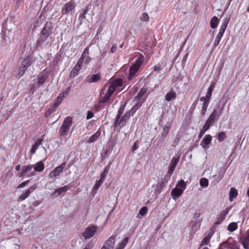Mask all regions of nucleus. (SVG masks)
I'll list each match as a JSON object with an SVG mask.
<instances>
[{"label":"nucleus","mask_w":249,"mask_h":249,"mask_svg":"<svg viewBox=\"0 0 249 249\" xmlns=\"http://www.w3.org/2000/svg\"><path fill=\"white\" fill-rule=\"evenodd\" d=\"M109 85L108 88L102 89L100 94L99 101L101 103H107L114 91L122 86L123 82L121 79H117L109 83Z\"/></svg>","instance_id":"f257e3e1"},{"label":"nucleus","mask_w":249,"mask_h":249,"mask_svg":"<svg viewBox=\"0 0 249 249\" xmlns=\"http://www.w3.org/2000/svg\"><path fill=\"white\" fill-rule=\"evenodd\" d=\"M124 107L125 105L124 104L122 105L120 107L116 117V120L115 122L116 126L118 125L120 127L124 126L130 117L134 114L132 113L130 110L122 117Z\"/></svg>","instance_id":"f03ea898"},{"label":"nucleus","mask_w":249,"mask_h":249,"mask_svg":"<svg viewBox=\"0 0 249 249\" xmlns=\"http://www.w3.org/2000/svg\"><path fill=\"white\" fill-rule=\"evenodd\" d=\"M144 56L140 55L136 60V62L133 64L129 69V73L128 76V80H132L136 75V73L138 71L140 67L143 63Z\"/></svg>","instance_id":"7ed1b4c3"},{"label":"nucleus","mask_w":249,"mask_h":249,"mask_svg":"<svg viewBox=\"0 0 249 249\" xmlns=\"http://www.w3.org/2000/svg\"><path fill=\"white\" fill-rule=\"evenodd\" d=\"M71 124V118L70 117H66L59 129V133L60 135L61 136H66L69 132Z\"/></svg>","instance_id":"20e7f679"},{"label":"nucleus","mask_w":249,"mask_h":249,"mask_svg":"<svg viewBox=\"0 0 249 249\" xmlns=\"http://www.w3.org/2000/svg\"><path fill=\"white\" fill-rule=\"evenodd\" d=\"M226 103V101H224L222 107H218L217 109H214L212 113L211 114L207 120L210 121L212 123L214 124L215 120L216 119H218L220 117L223 113V108L225 105Z\"/></svg>","instance_id":"39448f33"},{"label":"nucleus","mask_w":249,"mask_h":249,"mask_svg":"<svg viewBox=\"0 0 249 249\" xmlns=\"http://www.w3.org/2000/svg\"><path fill=\"white\" fill-rule=\"evenodd\" d=\"M76 6V3L74 0H71L69 2L66 3L62 9L63 14H71Z\"/></svg>","instance_id":"423d86ee"},{"label":"nucleus","mask_w":249,"mask_h":249,"mask_svg":"<svg viewBox=\"0 0 249 249\" xmlns=\"http://www.w3.org/2000/svg\"><path fill=\"white\" fill-rule=\"evenodd\" d=\"M89 49L86 47L83 52L80 59L78 60L84 65H87L89 64L92 59L89 56Z\"/></svg>","instance_id":"0eeeda50"},{"label":"nucleus","mask_w":249,"mask_h":249,"mask_svg":"<svg viewBox=\"0 0 249 249\" xmlns=\"http://www.w3.org/2000/svg\"><path fill=\"white\" fill-rule=\"evenodd\" d=\"M33 166L34 170L31 172L28 175V177H32L34 176L36 172H41L43 171L44 169V164L42 161H39L37 162L35 164H32Z\"/></svg>","instance_id":"6e6552de"},{"label":"nucleus","mask_w":249,"mask_h":249,"mask_svg":"<svg viewBox=\"0 0 249 249\" xmlns=\"http://www.w3.org/2000/svg\"><path fill=\"white\" fill-rule=\"evenodd\" d=\"M66 166V163H63L60 165L55 167L54 170L51 171L49 174V177L50 178H53L54 177H56L60 175L63 172L64 169Z\"/></svg>","instance_id":"1a4fd4ad"},{"label":"nucleus","mask_w":249,"mask_h":249,"mask_svg":"<svg viewBox=\"0 0 249 249\" xmlns=\"http://www.w3.org/2000/svg\"><path fill=\"white\" fill-rule=\"evenodd\" d=\"M213 233L214 230L212 228L206 232L204 234L203 238L201 241L200 246H203L208 245Z\"/></svg>","instance_id":"9d476101"},{"label":"nucleus","mask_w":249,"mask_h":249,"mask_svg":"<svg viewBox=\"0 0 249 249\" xmlns=\"http://www.w3.org/2000/svg\"><path fill=\"white\" fill-rule=\"evenodd\" d=\"M224 172L221 169L216 168L215 172L212 173V177L213 179L214 184L219 182L223 178Z\"/></svg>","instance_id":"9b49d317"},{"label":"nucleus","mask_w":249,"mask_h":249,"mask_svg":"<svg viewBox=\"0 0 249 249\" xmlns=\"http://www.w3.org/2000/svg\"><path fill=\"white\" fill-rule=\"evenodd\" d=\"M230 18L226 17L222 20V23L220 26V28L216 37L220 38V39L222 37L223 34L227 27L228 24L230 21Z\"/></svg>","instance_id":"f8f14e48"},{"label":"nucleus","mask_w":249,"mask_h":249,"mask_svg":"<svg viewBox=\"0 0 249 249\" xmlns=\"http://www.w3.org/2000/svg\"><path fill=\"white\" fill-rule=\"evenodd\" d=\"M230 18L226 17L222 20V23L220 26V28L216 37L220 38V39L222 37L223 34L227 27L228 24L230 21Z\"/></svg>","instance_id":"ddd939ff"},{"label":"nucleus","mask_w":249,"mask_h":249,"mask_svg":"<svg viewBox=\"0 0 249 249\" xmlns=\"http://www.w3.org/2000/svg\"><path fill=\"white\" fill-rule=\"evenodd\" d=\"M147 89L145 88H142L139 91L137 95L135 97L134 101H141L144 102L147 97Z\"/></svg>","instance_id":"4468645a"},{"label":"nucleus","mask_w":249,"mask_h":249,"mask_svg":"<svg viewBox=\"0 0 249 249\" xmlns=\"http://www.w3.org/2000/svg\"><path fill=\"white\" fill-rule=\"evenodd\" d=\"M97 230V228L94 226L88 227L83 233V237L87 239L92 237Z\"/></svg>","instance_id":"2eb2a0df"},{"label":"nucleus","mask_w":249,"mask_h":249,"mask_svg":"<svg viewBox=\"0 0 249 249\" xmlns=\"http://www.w3.org/2000/svg\"><path fill=\"white\" fill-rule=\"evenodd\" d=\"M115 240V236H111L104 243L101 249H113Z\"/></svg>","instance_id":"dca6fc26"},{"label":"nucleus","mask_w":249,"mask_h":249,"mask_svg":"<svg viewBox=\"0 0 249 249\" xmlns=\"http://www.w3.org/2000/svg\"><path fill=\"white\" fill-rule=\"evenodd\" d=\"M33 169L32 164L24 165L21 167V171L18 173L19 177H24L26 174L29 172H32V170Z\"/></svg>","instance_id":"f3484780"},{"label":"nucleus","mask_w":249,"mask_h":249,"mask_svg":"<svg viewBox=\"0 0 249 249\" xmlns=\"http://www.w3.org/2000/svg\"><path fill=\"white\" fill-rule=\"evenodd\" d=\"M212 140V137L210 135H206L201 141L200 145L203 148L207 149L208 146L211 143Z\"/></svg>","instance_id":"a211bd4d"},{"label":"nucleus","mask_w":249,"mask_h":249,"mask_svg":"<svg viewBox=\"0 0 249 249\" xmlns=\"http://www.w3.org/2000/svg\"><path fill=\"white\" fill-rule=\"evenodd\" d=\"M82 64L81 61L79 60L77 61L76 64L74 66V68L72 69L71 72V76L74 77L78 74L79 71L81 70Z\"/></svg>","instance_id":"6ab92c4d"},{"label":"nucleus","mask_w":249,"mask_h":249,"mask_svg":"<svg viewBox=\"0 0 249 249\" xmlns=\"http://www.w3.org/2000/svg\"><path fill=\"white\" fill-rule=\"evenodd\" d=\"M35 186H32L30 188L26 190L25 192H23V193L19 196L18 197V199L20 201H23L25 200L27 197H28L31 193L33 192L36 189Z\"/></svg>","instance_id":"aec40b11"},{"label":"nucleus","mask_w":249,"mask_h":249,"mask_svg":"<svg viewBox=\"0 0 249 249\" xmlns=\"http://www.w3.org/2000/svg\"><path fill=\"white\" fill-rule=\"evenodd\" d=\"M200 101L203 102L201 110V114L202 116H204L205 114L208 105L210 103V100L205 99L204 98V97H201L200 99Z\"/></svg>","instance_id":"412c9836"},{"label":"nucleus","mask_w":249,"mask_h":249,"mask_svg":"<svg viewBox=\"0 0 249 249\" xmlns=\"http://www.w3.org/2000/svg\"><path fill=\"white\" fill-rule=\"evenodd\" d=\"M101 76L99 73L93 74L86 78V81L88 83H95L101 79Z\"/></svg>","instance_id":"4be33fe9"},{"label":"nucleus","mask_w":249,"mask_h":249,"mask_svg":"<svg viewBox=\"0 0 249 249\" xmlns=\"http://www.w3.org/2000/svg\"><path fill=\"white\" fill-rule=\"evenodd\" d=\"M129 239V238L128 236L124 237L116 245L115 249H124L127 244Z\"/></svg>","instance_id":"5701e85b"},{"label":"nucleus","mask_w":249,"mask_h":249,"mask_svg":"<svg viewBox=\"0 0 249 249\" xmlns=\"http://www.w3.org/2000/svg\"><path fill=\"white\" fill-rule=\"evenodd\" d=\"M183 193V192H182V190H178V189L175 187L171 191V196L173 199L176 200Z\"/></svg>","instance_id":"b1692460"},{"label":"nucleus","mask_w":249,"mask_h":249,"mask_svg":"<svg viewBox=\"0 0 249 249\" xmlns=\"http://www.w3.org/2000/svg\"><path fill=\"white\" fill-rule=\"evenodd\" d=\"M69 189V188L67 186H64L56 190L53 193V195L55 196H57L61 195H63V194L66 193Z\"/></svg>","instance_id":"393cba45"},{"label":"nucleus","mask_w":249,"mask_h":249,"mask_svg":"<svg viewBox=\"0 0 249 249\" xmlns=\"http://www.w3.org/2000/svg\"><path fill=\"white\" fill-rule=\"evenodd\" d=\"M48 76L46 73H42L39 75L38 77L37 85L40 87L42 85L47 79Z\"/></svg>","instance_id":"a878e982"},{"label":"nucleus","mask_w":249,"mask_h":249,"mask_svg":"<svg viewBox=\"0 0 249 249\" xmlns=\"http://www.w3.org/2000/svg\"><path fill=\"white\" fill-rule=\"evenodd\" d=\"M101 131L98 130L94 134L91 136L88 140V143H92L95 142L100 136Z\"/></svg>","instance_id":"bb28decb"},{"label":"nucleus","mask_w":249,"mask_h":249,"mask_svg":"<svg viewBox=\"0 0 249 249\" xmlns=\"http://www.w3.org/2000/svg\"><path fill=\"white\" fill-rule=\"evenodd\" d=\"M52 33V29L46 23L41 31V35L48 37Z\"/></svg>","instance_id":"cd10ccee"},{"label":"nucleus","mask_w":249,"mask_h":249,"mask_svg":"<svg viewBox=\"0 0 249 249\" xmlns=\"http://www.w3.org/2000/svg\"><path fill=\"white\" fill-rule=\"evenodd\" d=\"M215 84L214 83H213L210 85V86H209V87L207 90V92L206 96L204 97V98L208 99V100L211 99L213 91V90L214 88L215 87Z\"/></svg>","instance_id":"c85d7f7f"},{"label":"nucleus","mask_w":249,"mask_h":249,"mask_svg":"<svg viewBox=\"0 0 249 249\" xmlns=\"http://www.w3.org/2000/svg\"><path fill=\"white\" fill-rule=\"evenodd\" d=\"M179 160V157H173L170 161L169 164V167L175 170L177 164L178 163Z\"/></svg>","instance_id":"c756f323"},{"label":"nucleus","mask_w":249,"mask_h":249,"mask_svg":"<svg viewBox=\"0 0 249 249\" xmlns=\"http://www.w3.org/2000/svg\"><path fill=\"white\" fill-rule=\"evenodd\" d=\"M176 97V92L173 91V90H170L169 92H168L166 96H165V100L169 102L171 101L172 99H175Z\"/></svg>","instance_id":"7c9ffc66"},{"label":"nucleus","mask_w":249,"mask_h":249,"mask_svg":"<svg viewBox=\"0 0 249 249\" xmlns=\"http://www.w3.org/2000/svg\"><path fill=\"white\" fill-rule=\"evenodd\" d=\"M152 187L154 189V193L156 194H159L162 190V183H158L156 184L153 185Z\"/></svg>","instance_id":"2f4dec72"},{"label":"nucleus","mask_w":249,"mask_h":249,"mask_svg":"<svg viewBox=\"0 0 249 249\" xmlns=\"http://www.w3.org/2000/svg\"><path fill=\"white\" fill-rule=\"evenodd\" d=\"M110 163H109L105 168V169L103 172H102L100 175V180L104 181L105 177L107 175L108 173L109 169L110 166Z\"/></svg>","instance_id":"473e14b6"},{"label":"nucleus","mask_w":249,"mask_h":249,"mask_svg":"<svg viewBox=\"0 0 249 249\" xmlns=\"http://www.w3.org/2000/svg\"><path fill=\"white\" fill-rule=\"evenodd\" d=\"M219 19L217 17H213L210 21L211 27L213 29L216 28L219 23Z\"/></svg>","instance_id":"72a5a7b5"},{"label":"nucleus","mask_w":249,"mask_h":249,"mask_svg":"<svg viewBox=\"0 0 249 249\" xmlns=\"http://www.w3.org/2000/svg\"><path fill=\"white\" fill-rule=\"evenodd\" d=\"M65 97V93H60L56 100L54 101L53 105H55L56 107L59 106V105L61 103L63 99Z\"/></svg>","instance_id":"f704fd0d"},{"label":"nucleus","mask_w":249,"mask_h":249,"mask_svg":"<svg viewBox=\"0 0 249 249\" xmlns=\"http://www.w3.org/2000/svg\"><path fill=\"white\" fill-rule=\"evenodd\" d=\"M186 187V184L182 179L178 181L176 186V188L178 189V190H182V192L185 190Z\"/></svg>","instance_id":"c9c22d12"},{"label":"nucleus","mask_w":249,"mask_h":249,"mask_svg":"<svg viewBox=\"0 0 249 249\" xmlns=\"http://www.w3.org/2000/svg\"><path fill=\"white\" fill-rule=\"evenodd\" d=\"M31 59L30 57H27L22 61L21 63V67H24V68L26 70V69L31 65Z\"/></svg>","instance_id":"e433bc0d"},{"label":"nucleus","mask_w":249,"mask_h":249,"mask_svg":"<svg viewBox=\"0 0 249 249\" xmlns=\"http://www.w3.org/2000/svg\"><path fill=\"white\" fill-rule=\"evenodd\" d=\"M171 126V122H167L164 126L163 128V132L162 133V136L165 137L168 133L169 130Z\"/></svg>","instance_id":"4c0bfd02"},{"label":"nucleus","mask_w":249,"mask_h":249,"mask_svg":"<svg viewBox=\"0 0 249 249\" xmlns=\"http://www.w3.org/2000/svg\"><path fill=\"white\" fill-rule=\"evenodd\" d=\"M237 190L234 188H231L230 192V200L232 201L233 198L237 196Z\"/></svg>","instance_id":"58836bf2"},{"label":"nucleus","mask_w":249,"mask_h":249,"mask_svg":"<svg viewBox=\"0 0 249 249\" xmlns=\"http://www.w3.org/2000/svg\"><path fill=\"white\" fill-rule=\"evenodd\" d=\"M137 103L131 109V111L132 113H134L142 105L143 102L141 101H135Z\"/></svg>","instance_id":"ea45409f"},{"label":"nucleus","mask_w":249,"mask_h":249,"mask_svg":"<svg viewBox=\"0 0 249 249\" xmlns=\"http://www.w3.org/2000/svg\"><path fill=\"white\" fill-rule=\"evenodd\" d=\"M56 108H57V107H56V106L54 105L53 104V105H52L49 108L48 110L45 113V114H44L45 116L47 117L49 116H50L51 114H52L53 112H54L56 110Z\"/></svg>","instance_id":"a19ab883"},{"label":"nucleus","mask_w":249,"mask_h":249,"mask_svg":"<svg viewBox=\"0 0 249 249\" xmlns=\"http://www.w3.org/2000/svg\"><path fill=\"white\" fill-rule=\"evenodd\" d=\"M238 226L236 223L232 222L228 226V230L230 231H233L237 229Z\"/></svg>","instance_id":"79ce46f5"},{"label":"nucleus","mask_w":249,"mask_h":249,"mask_svg":"<svg viewBox=\"0 0 249 249\" xmlns=\"http://www.w3.org/2000/svg\"><path fill=\"white\" fill-rule=\"evenodd\" d=\"M25 71H26V69H25V68H24V67H22L21 66L19 68L17 72L16 73V77L17 78H19L20 77H21L24 74Z\"/></svg>","instance_id":"37998d69"},{"label":"nucleus","mask_w":249,"mask_h":249,"mask_svg":"<svg viewBox=\"0 0 249 249\" xmlns=\"http://www.w3.org/2000/svg\"><path fill=\"white\" fill-rule=\"evenodd\" d=\"M200 185L202 188H206L208 187L209 185L208 180L206 178H202L200 179L199 181Z\"/></svg>","instance_id":"c03bdc74"},{"label":"nucleus","mask_w":249,"mask_h":249,"mask_svg":"<svg viewBox=\"0 0 249 249\" xmlns=\"http://www.w3.org/2000/svg\"><path fill=\"white\" fill-rule=\"evenodd\" d=\"M42 140H39V142H36L35 144L32 146V148L31 149V153L34 154L36 152V150L37 149L40 143L41 142Z\"/></svg>","instance_id":"a18cd8bd"},{"label":"nucleus","mask_w":249,"mask_h":249,"mask_svg":"<svg viewBox=\"0 0 249 249\" xmlns=\"http://www.w3.org/2000/svg\"><path fill=\"white\" fill-rule=\"evenodd\" d=\"M103 182L104 181L99 179L98 181H97L95 183V184L92 189V191L94 194L96 193L98 189H99V188L100 187V186L103 183Z\"/></svg>","instance_id":"49530a36"},{"label":"nucleus","mask_w":249,"mask_h":249,"mask_svg":"<svg viewBox=\"0 0 249 249\" xmlns=\"http://www.w3.org/2000/svg\"><path fill=\"white\" fill-rule=\"evenodd\" d=\"M242 244L245 249H249V234L244 239Z\"/></svg>","instance_id":"de8ad7c7"},{"label":"nucleus","mask_w":249,"mask_h":249,"mask_svg":"<svg viewBox=\"0 0 249 249\" xmlns=\"http://www.w3.org/2000/svg\"><path fill=\"white\" fill-rule=\"evenodd\" d=\"M213 124V123L211 122L210 121L207 120L205 123L204 124V125L202 127V129H204V130L207 131L210 127Z\"/></svg>","instance_id":"09e8293b"},{"label":"nucleus","mask_w":249,"mask_h":249,"mask_svg":"<svg viewBox=\"0 0 249 249\" xmlns=\"http://www.w3.org/2000/svg\"><path fill=\"white\" fill-rule=\"evenodd\" d=\"M48 37L47 36H44L41 35V36L37 40V45H41L45 42L48 38Z\"/></svg>","instance_id":"8fccbe9b"},{"label":"nucleus","mask_w":249,"mask_h":249,"mask_svg":"<svg viewBox=\"0 0 249 249\" xmlns=\"http://www.w3.org/2000/svg\"><path fill=\"white\" fill-rule=\"evenodd\" d=\"M217 138L219 142L223 141L226 138V133L224 132H220L217 136Z\"/></svg>","instance_id":"3c124183"},{"label":"nucleus","mask_w":249,"mask_h":249,"mask_svg":"<svg viewBox=\"0 0 249 249\" xmlns=\"http://www.w3.org/2000/svg\"><path fill=\"white\" fill-rule=\"evenodd\" d=\"M89 11V9L88 8H86L85 9V10L83 12V13H81L79 15V19L80 21H82L83 19H84L86 18V15L87 14L88 11Z\"/></svg>","instance_id":"603ef678"},{"label":"nucleus","mask_w":249,"mask_h":249,"mask_svg":"<svg viewBox=\"0 0 249 249\" xmlns=\"http://www.w3.org/2000/svg\"><path fill=\"white\" fill-rule=\"evenodd\" d=\"M140 19L142 21H147L149 20V17L146 13H143L142 15L140 17Z\"/></svg>","instance_id":"864d4df0"},{"label":"nucleus","mask_w":249,"mask_h":249,"mask_svg":"<svg viewBox=\"0 0 249 249\" xmlns=\"http://www.w3.org/2000/svg\"><path fill=\"white\" fill-rule=\"evenodd\" d=\"M147 211V208L146 207H142L139 211V214L141 215H145Z\"/></svg>","instance_id":"5fc2aeb1"},{"label":"nucleus","mask_w":249,"mask_h":249,"mask_svg":"<svg viewBox=\"0 0 249 249\" xmlns=\"http://www.w3.org/2000/svg\"><path fill=\"white\" fill-rule=\"evenodd\" d=\"M29 182V179L23 182L22 183L18 185V188H22L24 187Z\"/></svg>","instance_id":"6e6d98bb"},{"label":"nucleus","mask_w":249,"mask_h":249,"mask_svg":"<svg viewBox=\"0 0 249 249\" xmlns=\"http://www.w3.org/2000/svg\"><path fill=\"white\" fill-rule=\"evenodd\" d=\"M94 116V114L92 111H89L87 115V119L89 120L92 118Z\"/></svg>","instance_id":"4d7b16f0"},{"label":"nucleus","mask_w":249,"mask_h":249,"mask_svg":"<svg viewBox=\"0 0 249 249\" xmlns=\"http://www.w3.org/2000/svg\"><path fill=\"white\" fill-rule=\"evenodd\" d=\"M220 40H221V39L220 38H219L216 36V38L213 42V45L214 46V47L218 46Z\"/></svg>","instance_id":"13d9d810"},{"label":"nucleus","mask_w":249,"mask_h":249,"mask_svg":"<svg viewBox=\"0 0 249 249\" xmlns=\"http://www.w3.org/2000/svg\"><path fill=\"white\" fill-rule=\"evenodd\" d=\"M139 145L137 144V143H135L133 145L131 151L133 153L134 151L138 149Z\"/></svg>","instance_id":"bf43d9fd"},{"label":"nucleus","mask_w":249,"mask_h":249,"mask_svg":"<svg viewBox=\"0 0 249 249\" xmlns=\"http://www.w3.org/2000/svg\"><path fill=\"white\" fill-rule=\"evenodd\" d=\"M206 132V131L205 130H204L203 129H200V133L198 135V138H200L202 137V136L204 134V133Z\"/></svg>","instance_id":"052dcab7"},{"label":"nucleus","mask_w":249,"mask_h":249,"mask_svg":"<svg viewBox=\"0 0 249 249\" xmlns=\"http://www.w3.org/2000/svg\"><path fill=\"white\" fill-rule=\"evenodd\" d=\"M116 49H117L116 44H113L111 48V52L112 53H114L116 51Z\"/></svg>","instance_id":"680f3d73"},{"label":"nucleus","mask_w":249,"mask_h":249,"mask_svg":"<svg viewBox=\"0 0 249 249\" xmlns=\"http://www.w3.org/2000/svg\"><path fill=\"white\" fill-rule=\"evenodd\" d=\"M174 171V169L169 167L168 174L169 175L170 177L171 176V175H172L173 174Z\"/></svg>","instance_id":"e2e57ef3"},{"label":"nucleus","mask_w":249,"mask_h":249,"mask_svg":"<svg viewBox=\"0 0 249 249\" xmlns=\"http://www.w3.org/2000/svg\"><path fill=\"white\" fill-rule=\"evenodd\" d=\"M70 92V88H68L65 92H61V93H65V95L66 97L69 94Z\"/></svg>","instance_id":"0e129e2a"},{"label":"nucleus","mask_w":249,"mask_h":249,"mask_svg":"<svg viewBox=\"0 0 249 249\" xmlns=\"http://www.w3.org/2000/svg\"><path fill=\"white\" fill-rule=\"evenodd\" d=\"M160 70V66L159 65H156L154 67V71H159Z\"/></svg>","instance_id":"69168bd1"},{"label":"nucleus","mask_w":249,"mask_h":249,"mask_svg":"<svg viewBox=\"0 0 249 249\" xmlns=\"http://www.w3.org/2000/svg\"><path fill=\"white\" fill-rule=\"evenodd\" d=\"M91 249L90 245V244H87L83 249Z\"/></svg>","instance_id":"338daca9"},{"label":"nucleus","mask_w":249,"mask_h":249,"mask_svg":"<svg viewBox=\"0 0 249 249\" xmlns=\"http://www.w3.org/2000/svg\"><path fill=\"white\" fill-rule=\"evenodd\" d=\"M20 165H17L15 168L16 171H19L20 170Z\"/></svg>","instance_id":"774afa93"}]
</instances>
